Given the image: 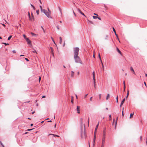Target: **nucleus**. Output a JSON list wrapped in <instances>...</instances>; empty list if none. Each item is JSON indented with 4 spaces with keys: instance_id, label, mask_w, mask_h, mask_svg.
<instances>
[{
    "instance_id": "nucleus-1",
    "label": "nucleus",
    "mask_w": 147,
    "mask_h": 147,
    "mask_svg": "<svg viewBox=\"0 0 147 147\" xmlns=\"http://www.w3.org/2000/svg\"><path fill=\"white\" fill-rule=\"evenodd\" d=\"M74 59L75 63H79L81 64H82V62L78 55L74 56Z\"/></svg>"
},
{
    "instance_id": "nucleus-2",
    "label": "nucleus",
    "mask_w": 147,
    "mask_h": 147,
    "mask_svg": "<svg viewBox=\"0 0 147 147\" xmlns=\"http://www.w3.org/2000/svg\"><path fill=\"white\" fill-rule=\"evenodd\" d=\"M79 48L78 47H74L73 48V52L74 56L78 55L79 54Z\"/></svg>"
},
{
    "instance_id": "nucleus-3",
    "label": "nucleus",
    "mask_w": 147,
    "mask_h": 147,
    "mask_svg": "<svg viewBox=\"0 0 147 147\" xmlns=\"http://www.w3.org/2000/svg\"><path fill=\"white\" fill-rule=\"evenodd\" d=\"M80 120H81V130H82V133H81V136L82 137L83 136V134H84V136L85 137L86 136V133H85V125H84V133H83V132H82V118H81L80 119Z\"/></svg>"
},
{
    "instance_id": "nucleus-4",
    "label": "nucleus",
    "mask_w": 147,
    "mask_h": 147,
    "mask_svg": "<svg viewBox=\"0 0 147 147\" xmlns=\"http://www.w3.org/2000/svg\"><path fill=\"white\" fill-rule=\"evenodd\" d=\"M105 136H105V134H104L103 135V137L102 138V145L101 147H104V146L105 144Z\"/></svg>"
},
{
    "instance_id": "nucleus-5",
    "label": "nucleus",
    "mask_w": 147,
    "mask_h": 147,
    "mask_svg": "<svg viewBox=\"0 0 147 147\" xmlns=\"http://www.w3.org/2000/svg\"><path fill=\"white\" fill-rule=\"evenodd\" d=\"M26 40L28 44L30 45V47H31L32 46V45L30 40L29 38H26Z\"/></svg>"
},
{
    "instance_id": "nucleus-6",
    "label": "nucleus",
    "mask_w": 147,
    "mask_h": 147,
    "mask_svg": "<svg viewBox=\"0 0 147 147\" xmlns=\"http://www.w3.org/2000/svg\"><path fill=\"white\" fill-rule=\"evenodd\" d=\"M44 13L47 16L48 18H52V17L50 16V14H49V13L48 12L47 10L45 13Z\"/></svg>"
},
{
    "instance_id": "nucleus-7",
    "label": "nucleus",
    "mask_w": 147,
    "mask_h": 147,
    "mask_svg": "<svg viewBox=\"0 0 147 147\" xmlns=\"http://www.w3.org/2000/svg\"><path fill=\"white\" fill-rule=\"evenodd\" d=\"M31 16H32L31 17L30 16L29 18L31 22H32L34 20V17L32 13H31Z\"/></svg>"
},
{
    "instance_id": "nucleus-8",
    "label": "nucleus",
    "mask_w": 147,
    "mask_h": 147,
    "mask_svg": "<svg viewBox=\"0 0 147 147\" xmlns=\"http://www.w3.org/2000/svg\"><path fill=\"white\" fill-rule=\"evenodd\" d=\"M96 135H95V132H94V139H93V146H94L96 140Z\"/></svg>"
},
{
    "instance_id": "nucleus-9",
    "label": "nucleus",
    "mask_w": 147,
    "mask_h": 147,
    "mask_svg": "<svg viewBox=\"0 0 147 147\" xmlns=\"http://www.w3.org/2000/svg\"><path fill=\"white\" fill-rule=\"evenodd\" d=\"M78 11L82 15H83V16H84V17H86V16H85V15H84V14L83 13H82V11L80 9H78Z\"/></svg>"
},
{
    "instance_id": "nucleus-10",
    "label": "nucleus",
    "mask_w": 147,
    "mask_h": 147,
    "mask_svg": "<svg viewBox=\"0 0 147 147\" xmlns=\"http://www.w3.org/2000/svg\"><path fill=\"white\" fill-rule=\"evenodd\" d=\"M125 101V98H124L122 100V101H121V102L120 105V107H121L122 105L124 103Z\"/></svg>"
},
{
    "instance_id": "nucleus-11",
    "label": "nucleus",
    "mask_w": 147,
    "mask_h": 147,
    "mask_svg": "<svg viewBox=\"0 0 147 147\" xmlns=\"http://www.w3.org/2000/svg\"><path fill=\"white\" fill-rule=\"evenodd\" d=\"M109 36L108 35H106L104 36V39L105 40H107L108 39V37Z\"/></svg>"
},
{
    "instance_id": "nucleus-12",
    "label": "nucleus",
    "mask_w": 147,
    "mask_h": 147,
    "mask_svg": "<svg viewBox=\"0 0 147 147\" xmlns=\"http://www.w3.org/2000/svg\"><path fill=\"white\" fill-rule=\"evenodd\" d=\"M80 107L78 106H77V110L78 112V113H80Z\"/></svg>"
},
{
    "instance_id": "nucleus-13",
    "label": "nucleus",
    "mask_w": 147,
    "mask_h": 147,
    "mask_svg": "<svg viewBox=\"0 0 147 147\" xmlns=\"http://www.w3.org/2000/svg\"><path fill=\"white\" fill-rule=\"evenodd\" d=\"M130 70L131 71H132V72H133V73L134 74H135V71H134V69H133L132 67H130Z\"/></svg>"
},
{
    "instance_id": "nucleus-14",
    "label": "nucleus",
    "mask_w": 147,
    "mask_h": 147,
    "mask_svg": "<svg viewBox=\"0 0 147 147\" xmlns=\"http://www.w3.org/2000/svg\"><path fill=\"white\" fill-rule=\"evenodd\" d=\"M53 135V137H59V135H56V134H49V135Z\"/></svg>"
},
{
    "instance_id": "nucleus-15",
    "label": "nucleus",
    "mask_w": 147,
    "mask_h": 147,
    "mask_svg": "<svg viewBox=\"0 0 147 147\" xmlns=\"http://www.w3.org/2000/svg\"><path fill=\"white\" fill-rule=\"evenodd\" d=\"M74 71H71V77H73L74 76Z\"/></svg>"
},
{
    "instance_id": "nucleus-16",
    "label": "nucleus",
    "mask_w": 147,
    "mask_h": 147,
    "mask_svg": "<svg viewBox=\"0 0 147 147\" xmlns=\"http://www.w3.org/2000/svg\"><path fill=\"white\" fill-rule=\"evenodd\" d=\"M99 124V122H98V124L96 125V128L95 129V133L96 132V130H97V128H98Z\"/></svg>"
},
{
    "instance_id": "nucleus-17",
    "label": "nucleus",
    "mask_w": 147,
    "mask_h": 147,
    "mask_svg": "<svg viewBox=\"0 0 147 147\" xmlns=\"http://www.w3.org/2000/svg\"><path fill=\"white\" fill-rule=\"evenodd\" d=\"M118 119V117H117L116 119V121L115 122V127H116L117 123V121Z\"/></svg>"
},
{
    "instance_id": "nucleus-18",
    "label": "nucleus",
    "mask_w": 147,
    "mask_h": 147,
    "mask_svg": "<svg viewBox=\"0 0 147 147\" xmlns=\"http://www.w3.org/2000/svg\"><path fill=\"white\" fill-rule=\"evenodd\" d=\"M59 40H60L59 43L61 44L62 43V38L61 37H59Z\"/></svg>"
},
{
    "instance_id": "nucleus-19",
    "label": "nucleus",
    "mask_w": 147,
    "mask_h": 147,
    "mask_svg": "<svg viewBox=\"0 0 147 147\" xmlns=\"http://www.w3.org/2000/svg\"><path fill=\"white\" fill-rule=\"evenodd\" d=\"M93 83H94V86L95 88H96V82H95V80H93Z\"/></svg>"
},
{
    "instance_id": "nucleus-20",
    "label": "nucleus",
    "mask_w": 147,
    "mask_h": 147,
    "mask_svg": "<svg viewBox=\"0 0 147 147\" xmlns=\"http://www.w3.org/2000/svg\"><path fill=\"white\" fill-rule=\"evenodd\" d=\"M105 129H106V128H104V130L103 131V134H102V136H103V134H105V136H106V132H105Z\"/></svg>"
},
{
    "instance_id": "nucleus-21",
    "label": "nucleus",
    "mask_w": 147,
    "mask_h": 147,
    "mask_svg": "<svg viewBox=\"0 0 147 147\" xmlns=\"http://www.w3.org/2000/svg\"><path fill=\"white\" fill-rule=\"evenodd\" d=\"M93 80H95V74L94 72L93 71Z\"/></svg>"
},
{
    "instance_id": "nucleus-22",
    "label": "nucleus",
    "mask_w": 147,
    "mask_h": 147,
    "mask_svg": "<svg viewBox=\"0 0 147 147\" xmlns=\"http://www.w3.org/2000/svg\"><path fill=\"white\" fill-rule=\"evenodd\" d=\"M117 52L119 53L120 54H121V52L119 50V49L117 48Z\"/></svg>"
},
{
    "instance_id": "nucleus-23",
    "label": "nucleus",
    "mask_w": 147,
    "mask_h": 147,
    "mask_svg": "<svg viewBox=\"0 0 147 147\" xmlns=\"http://www.w3.org/2000/svg\"><path fill=\"white\" fill-rule=\"evenodd\" d=\"M134 114V112H133V113H131L130 114L129 118H131L133 117Z\"/></svg>"
},
{
    "instance_id": "nucleus-24",
    "label": "nucleus",
    "mask_w": 147,
    "mask_h": 147,
    "mask_svg": "<svg viewBox=\"0 0 147 147\" xmlns=\"http://www.w3.org/2000/svg\"><path fill=\"white\" fill-rule=\"evenodd\" d=\"M98 57H99V58L100 60V61L101 62H102V60H101V58L100 56V53H99V54H98Z\"/></svg>"
},
{
    "instance_id": "nucleus-25",
    "label": "nucleus",
    "mask_w": 147,
    "mask_h": 147,
    "mask_svg": "<svg viewBox=\"0 0 147 147\" xmlns=\"http://www.w3.org/2000/svg\"><path fill=\"white\" fill-rule=\"evenodd\" d=\"M46 10L45 9H43L41 11L42 12H43L44 13H45V12L46 11Z\"/></svg>"
},
{
    "instance_id": "nucleus-26",
    "label": "nucleus",
    "mask_w": 147,
    "mask_h": 147,
    "mask_svg": "<svg viewBox=\"0 0 147 147\" xmlns=\"http://www.w3.org/2000/svg\"><path fill=\"white\" fill-rule=\"evenodd\" d=\"M51 38L53 41V42L55 44V45H56V44L55 43V41L53 39V38H52V37H51Z\"/></svg>"
},
{
    "instance_id": "nucleus-27",
    "label": "nucleus",
    "mask_w": 147,
    "mask_h": 147,
    "mask_svg": "<svg viewBox=\"0 0 147 147\" xmlns=\"http://www.w3.org/2000/svg\"><path fill=\"white\" fill-rule=\"evenodd\" d=\"M109 97V94H108L106 98V99L107 100L108 99V98Z\"/></svg>"
},
{
    "instance_id": "nucleus-28",
    "label": "nucleus",
    "mask_w": 147,
    "mask_h": 147,
    "mask_svg": "<svg viewBox=\"0 0 147 147\" xmlns=\"http://www.w3.org/2000/svg\"><path fill=\"white\" fill-rule=\"evenodd\" d=\"M31 34L32 36H36V34H34V33L32 32H31Z\"/></svg>"
},
{
    "instance_id": "nucleus-29",
    "label": "nucleus",
    "mask_w": 147,
    "mask_h": 147,
    "mask_svg": "<svg viewBox=\"0 0 147 147\" xmlns=\"http://www.w3.org/2000/svg\"><path fill=\"white\" fill-rule=\"evenodd\" d=\"M12 36L11 35H10V36L8 38V39H7V40H9L11 38V37H12Z\"/></svg>"
},
{
    "instance_id": "nucleus-30",
    "label": "nucleus",
    "mask_w": 147,
    "mask_h": 147,
    "mask_svg": "<svg viewBox=\"0 0 147 147\" xmlns=\"http://www.w3.org/2000/svg\"><path fill=\"white\" fill-rule=\"evenodd\" d=\"M24 38L26 40V38H28L26 37V36L25 34H23V35Z\"/></svg>"
},
{
    "instance_id": "nucleus-31",
    "label": "nucleus",
    "mask_w": 147,
    "mask_h": 147,
    "mask_svg": "<svg viewBox=\"0 0 147 147\" xmlns=\"http://www.w3.org/2000/svg\"><path fill=\"white\" fill-rule=\"evenodd\" d=\"M2 43L4 44L5 46L8 45H9V44L8 43H6L5 42H3Z\"/></svg>"
},
{
    "instance_id": "nucleus-32",
    "label": "nucleus",
    "mask_w": 147,
    "mask_h": 147,
    "mask_svg": "<svg viewBox=\"0 0 147 147\" xmlns=\"http://www.w3.org/2000/svg\"><path fill=\"white\" fill-rule=\"evenodd\" d=\"M92 17L94 19H96L98 18V17L96 16H93Z\"/></svg>"
},
{
    "instance_id": "nucleus-33",
    "label": "nucleus",
    "mask_w": 147,
    "mask_h": 147,
    "mask_svg": "<svg viewBox=\"0 0 147 147\" xmlns=\"http://www.w3.org/2000/svg\"><path fill=\"white\" fill-rule=\"evenodd\" d=\"M39 11L38 9L36 11V12L37 14V15L39 14Z\"/></svg>"
},
{
    "instance_id": "nucleus-34",
    "label": "nucleus",
    "mask_w": 147,
    "mask_h": 147,
    "mask_svg": "<svg viewBox=\"0 0 147 147\" xmlns=\"http://www.w3.org/2000/svg\"><path fill=\"white\" fill-rule=\"evenodd\" d=\"M129 94V91H128L127 92V95L126 96V98H127V97H128Z\"/></svg>"
},
{
    "instance_id": "nucleus-35",
    "label": "nucleus",
    "mask_w": 147,
    "mask_h": 147,
    "mask_svg": "<svg viewBox=\"0 0 147 147\" xmlns=\"http://www.w3.org/2000/svg\"><path fill=\"white\" fill-rule=\"evenodd\" d=\"M113 31L115 33L116 32L115 29L113 27Z\"/></svg>"
},
{
    "instance_id": "nucleus-36",
    "label": "nucleus",
    "mask_w": 147,
    "mask_h": 147,
    "mask_svg": "<svg viewBox=\"0 0 147 147\" xmlns=\"http://www.w3.org/2000/svg\"><path fill=\"white\" fill-rule=\"evenodd\" d=\"M101 94H100L99 95V99L100 100L101 98Z\"/></svg>"
},
{
    "instance_id": "nucleus-37",
    "label": "nucleus",
    "mask_w": 147,
    "mask_h": 147,
    "mask_svg": "<svg viewBox=\"0 0 147 147\" xmlns=\"http://www.w3.org/2000/svg\"><path fill=\"white\" fill-rule=\"evenodd\" d=\"M34 129V128L31 129H28L27 130V131H31V130H32L33 129Z\"/></svg>"
},
{
    "instance_id": "nucleus-38",
    "label": "nucleus",
    "mask_w": 147,
    "mask_h": 147,
    "mask_svg": "<svg viewBox=\"0 0 147 147\" xmlns=\"http://www.w3.org/2000/svg\"><path fill=\"white\" fill-rule=\"evenodd\" d=\"M101 64H102V67L103 70H104V65H103V64L102 63V62H101Z\"/></svg>"
},
{
    "instance_id": "nucleus-39",
    "label": "nucleus",
    "mask_w": 147,
    "mask_h": 147,
    "mask_svg": "<svg viewBox=\"0 0 147 147\" xmlns=\"http://www.w3.org/2000/svg\"><path fill=\"white\" fill-rule=\"evenodd\" d=\"M48 12H49V14H50L51 13V11L50 10L49 8H48Z\"/></svg>"
},
{
    "instance_id": "nucleus-40",
    "label": "nucleus",
    "mask_w": 147,
    "mask_h": 147,
    "mask_svg": "<svg viewBox=\"0 0 147 147\" xmlns=\"http://www.w3.org/2000/svg\"><path fill=\"white\" fill-rule=\"evenodd\" d=\"M123 109H124V107H123V111H122V116H123L124 115V114H123Z\"/></svg>"
},
{
    "instance_id": "nucleus-41",
    "label": "nucleus",
    "mask_w": 147,
    "mask_h": 147,
    "mask_svg": "<svg viewBox=\"0 0 147 147\" xmlns=\"http://www.w3.org/2000/svg\"><path fill=\"white\" fill-rule=\"evenodd\" d=\"M71 102L73 104L74 102V99H71Z\"/></svg>"
},
{
    "instance_id": "nucleus-42",
    "label": "nucleus",
    "mask_w": 147,
    "mask_h": 147,
    "mask_svg": "<svg viewBox=\"0 0 147 147\" xmlns=\"http://www.w3.org/2000/svg\"><path fill=\"white\" fill-rule=\"evenodd\" d=\"M28 16L29 17H30V13L29 12H28Z\"/></svg>"
},
{
    "instance_id": "nucleus-43",
    "label": "nucleus",
    "mask_w": 147,
    "mask_h": 147,
    "mask_svg": "<svg viewBox=\"0 0 147 147\" xmlns=\"http://www.w3.org/2000/svg\"><path fill=\"white\" fill-rule=\"evenodd\" d=\"M0 143L1 145L3 147H4V145L1 142H0Z\"/></svg>"
},
{
    "instance_id": "nucleus-44",
    "label": "nucleus",
    "mask_w": 147,
    "mask_h": 147,
    "mask_svg": "<svg viewBox=\"0 0 147 147\" xmlns=\"http://www.w3.org/2000/svg\"><path fill=\"white\" fill-rule=\"evenodd\" d=\"M88 21H89L91 24H93V22H92V21H90L89 20H88Z\"/></svg>"
},
{
    "instance_id": "nucleus-45",
    "label": "nucleus",
    "mask_w": 147,
    "mask_h": 147,
    "mask_svg": "<svg viewBox=\"0 0 147 147\" xmlns=\"http://www.w3.org/2000/svg\"><path fill=\"white\" fill-rule=\"evenodd\" d=\"M40 8V9L41 11L43 9L42 8V6L41 5H40L39 6Z\"/></svg>"
},
{
    "instance_id": "nucleus-46",
    "label": "nucleus",
    "mask_w": 147,
    "mask_h": 147,
    "mask_svg": "<svg viewBox=\"0 0 147 147\" xmlns=\"http://www.w3.org/2000/svg\"><path fill=\"white\" fill-rule=\"evenodd\" d=\"M50 48H51V50L52 52H53V48L52 47H50Z\"/></svg>"
},
{
    "instance_id": "nucleus-47",
    "label": "nucleus",
    "mask_w": 147,
    "mask_h": 147,
    "mask_svg": "<svg viewBox=\"0 0 147 147\" xmlns=\"http://www.w3.org/2000/svg\"><path fill=\"white\" fill-rule=\"evenodd\" d=\"M25 59L26 61H29V60L27 58H25Z\"/></svg>"
},
{
    "instance_id": "nucleus-48",
    "label": "nucleus",
    "mask_w": 147,
    "mask_h": 147,
    "mask_svg": "<svg viewBox=\"0 0 147 147\" xmlns=\"http://www.w3.org/2000/svg\"><path fill=\"white\" fill-rule=\"evenodd\" d=\"M41 78L40 77L39 78V79H38V80H39V81L40 82L41 80Z\"/></svg>"
},
{
    "instance_id": "nucleus-49",
    "label": "nucleus",
    "mask_w": 147,
    "mask_h": 147,
    "mask_svg": "<svg viewBox=\"0 0 147 147\" xmlns=\"http://www.w3.org/2000/svg\"><path fill=\"white\" fill-rule=\"evenodd\" d=\"M32 52L33 53H36V51L35 50H34V51H32Z\"/></svg>"
},
{
    "instance_id": "nucleus-50",
    "label": "nucleus",
    "mask_w": 147,
    "mask_h": 147,
    "mask_svg": "<svg viewBox=\"0 0 147 147\" xmlns=\"http://www.w3.org/2000/svg\"><path fill=\"white\" fill-rule=\"evenodd\" d=\"M42 30H43V32L44 33H45V29L43 28H42Z\"/></svg>"
},
{
    "instance_id": "nucleus-51",
    "label": "nucleus",
    "mask_w": 147,
    "mask_h": 147,
    "mask_svg": "<svg viewBox=\"0 0 147 147\" xmlns=\"http://www.w3.org/2000/svg\"><path fill=\"white\" fill-rule=\"evenodd\" d=\"M88 95V94L85 95L84 98H86Z\"/></svg>"
},
{
    "instance_id": "nucleus-52",
    "label": "nucleus",
    "mask_w": 147,
    "mask_h": 147,
    "mask_svg": "<svg viewBox=\"0 0 147 147\" xmlns=\"http://www.w3.org/2000/svg\"><path fill=\"white\" fill-rule=\"evenodd\" d=\"M12 52L14 53H16V51L15 50H13L12 51Z\"/></svg>"
},
{
    "instance_id": "nucleus-53",
    "label": "nucleus",
    "mask_w": 147,
    "mask_h": 147,
    "mask_svg": "<svg viewBox=\"0 0 147 147\" xmlns=\"http://www.w3.org/2000/svg\"><path fill=\"white\" fill-rule=\"evenodd\" d=\"M123 86H125V82L124 81L123 82Z\"/></svg>"
},
{
    "instance_id": "nucleus-54",
    "label": "nucleus",
    "mask_w": 147,
    "mask_h": 147,
    "mask_svg": "<svg viewBox=\"0 0 147 147\" xmlns=\"http://www.w3.org/2000/svg\"><path fill=\"white\" fill-rule=\"evenodd\" d=\"M92 97H91L90 98V101H92Z\"/></svg>"
},
{
    "instance_id": "nucleus-55",
    "label": "nucleus",
    "mask_w": 147,
    "mask_h": 147,
    "mask_svg": "<svg viewBox=\"0 0 147 147\" xmlns=\"http://www.w3.org/2000/svg\"><path fill=\"white\" fill-rule=\"evenodd\" d=\"M56 27L57 28V29H58V30H59V27L58 26H56Z\"/></svg>"
},
{
    "instance_id": "nucleus-56",
    "label": "nucleus",
    "mask_w": 147,
    "mask_h": 147,
    "mask_svg": "<svg viewBox=\"0 0 147 147\" xmlns=\"http://www.w3.org/2000/svg\"><path fill=\"white\" fill-rule=\"evenodd\" d=\"M115 35H116V36L117 37L118 36V35L117 34H116V32L115 33Z\"/></svg>"
},
{
    "instance_id": "nucleus-57",
    "label": "nucleus",
    "mask_w": 147,
    "mask_h": 147,
    "mask_svg": "<svg viewBox=\"0 0 147 147\" xmlns=\"http://www.w3.org/2000/svg\"><path fill=\"white\" fill-rule=\"evenodd\" d=\"M115 120V119H113V124H114V122Z\"/></svg>"
},
{
    "instance_id": "nucleus-58",
    "label": "nucleus",
    "mask_w": 147,
    "mask_h": 147,
    "mask_svg": "<svg viewBox=\"0 0 147 147\" xmlns=\"http://www.w3.org/2000/svg\"><path fill=\"white\" fill-rule=\"evenodd\" d=\"M33 7V9H34V10H35V7L34 6L33 7Z\"/></svg>"
},
{
    "instance_id": "nucleus-59",
    "label": "nucleus",
    "mask_w": 147,
    "mask_h": 147,
    "mask_svg": "<svg viewBox=\"0 0 147 147\" xmlns=\"http://www.w3.org/2000/svg\"><path fill=\"white\" fill-rule=\"evenodd\" d=\"M98 19L100 20H101V18H100V17H98V18H97Z\"/></svg>"
},
{
    "instance_id": "nucleus-60",
    "label": "nucleus",
    "mask_w": 147,
    "mask_h": 147,
    "mask_svg": "<svg viewBox=\"0 0 147 147\" xmlns=\"http://www.w3.org/2000/svg\"><path fill=\"white\" fill-rule=\"evenodd\" d=\"M59 10L61 12V8L59 7Z\"/></svg>"
},
{
    "instance_id": "nucleus-61",
    "label": "nucleus",
    "mask_w": 147,
    "mask_h": 147,
    "mask_svg": "<svg viewBox=\"0 0 147 147\" xmlns=\"http://www.w3.org/2000/svg\"><path fill=\"white\" fill-rule=\"evenodd\" d=\"M30 5H31V6L32 7H33L34 6L33 5H32V4H30Z\"/></svg>"
},
{
    "instance_id": "nucleus-62",
    "label": "nucleus",
    "mask_w": 147,
    "mask_h": 147,
    "mask_svg": "<svg viewBox=\"0 0 147 147\" xmlns=\"http://www.w3.org/2000/svg\"><path fill=\"white\" fill-rule=\"evenodd\" d=\"M118 96L117 95V97H116V100L118 99Z\"/></svg>"
},
{
    "instance_id": "nucleus-63",
    "label": "nucleus",
    "mask_w": 147,
    "mask_h": 147,
    "mask_svg": "<svg viewBox=\"0 0 147 147\" xmlns=\"http://www.w3.org/2000/svg\"><path fill=\"white\" fill-rule=\"evenodd\" d=\"M125 86H124V90H125Z\"/></svg>"
},
{
    "instance_id": "nucleus-64",
    "label": "nucleus",
    "mask_w": 147,
    "mask_h": 147,
    "mask_svg": "<svg viewBox=\"0 0 147 147\" xmlns=\"http://www.w3.org/2000/svg\"><path fill=\"white\" fill-rule=\"evenodd\" d=\"M46 97L45 96H42V98H45Z\"/></svg>"
}]
</instances>
